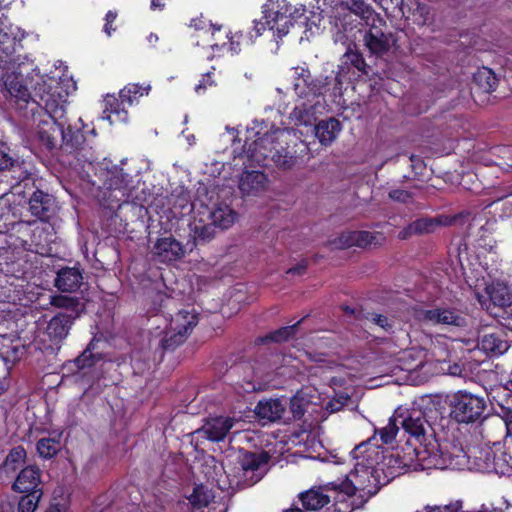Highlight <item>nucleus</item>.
<instances>
[{
    "label": "nucleus",
    "instance_id": "f257e3e1",
    "mask_svg": "<svg viewBox=\"0 0 512 512\" xmlns=\"http://www.w3.org/2000/svg\"><path fill=\"white\" fill-rule=\"evenodd\" d=\"M486 401L466 391H458L451 395H423L412 402L411 407L399 405L392 416H491L483 415Z\"/></svg>",
    "mask_w": 512,
    "mask_h": 512
},
{
    "label": "nucleus",
    "instance_id": "f03ea898",
    "mask_svg": "<svg viewBox=\"0 0 512 512\" xmlns=\"http://www.w3.org/2000/svg\"><path fill=\"white\" fill-rule=\"evenodd\" d=\"M63 89L57 85L55 87L46 85L39 87V100L34 102L41 108L37 124V138L39 143L49 152L58 150L63 128L67 125V94H63Z\"/></svg>",
    "mask_w": 512,
    "mask_h": 512
},
{
    "label": "nucleus",
    "instance_id": "7ed1b4c3",
    "mask_svg": "<svg viewBox=\"0 0 512 512\" xmlns=\"http://www.w3.org/2000/svg\"><path fill=\"white\" fill-rule=\"evenodd\" d=\"M257 136L253 142L246 141L243 146L249 162L258 166H266V161L270 159L279 168L290 169L293 167L296 162L295 152L281 144L286 136L284 130L276 128L262 136L258 132Z\"/></svg>",
    "mask_w": 512,
    "mask_h": 512
},
{
    "label": "nucleus",
    "instance_id": "20e7f679",
    "mask_svg": "<svg viewBox=\"0 0 512 512\" xmlns=\"http://www.w3.org/2000/svg\"><path fill=\"white\" fill-rule=\"evenodd\" d=\"M400 452L385 455L384 449L371 441L363 442L356 446L352 452L353 458L356 460L355 465L358 469L363 467L377 471H384V466L395 468H410L415 467L414 460L418 457V452L415 448L407 446Z\"/></svg>",
    "mask_w": 512,
    "mask_h": 512
},
{
    "label": "nucleus",
    "instance_id": "39448f33",
    "mask_svg": "<svg viewBox=\"0 0 512 512\" xmlns=\"http://www.w3.org/2000/svg\"><path fill=\"white\" fill-rule=\"evenodd\" d=\"M79 122L81 127L67 122L63 128L58 149L71 155L76 165L84 166L86 163L92 164L98 160L97 133L95 128L89 129L82 119H79Z\"/></svg>",
    "mask_w": 512,
    "mask_h": 512
},
{
    "label": "nucleus",
    "instance_id": "423d86ee",
    "mask_svg": "<svg viewBox=\"0 0 512 512\" xmlns=\"http://www.w3.org/2000/svg\"><path fill=\"white\" fill-rule=\"evenodd\" d=\"M292 71L293 90L299 98L312 102L314 98L325 95L327 92H331L334 96L340 95V81L339 77L334 75V71L328 75L321 74L316 78L312 77L305 65L293 67Z\"/></svg>",
    "mask_w": 512,
    "mask_h": 512
},
{
    "label": "nucleus",
    "instance_id": "0eeeda50",
    "mask_svg": "<svg viewBox=\"0 0 512 512\" xmlns=\"http://www.w3.org/2000/svg\"><path fill=\"white\" fill-rule=\"evenodd\" d=\"M380 478L377 471L363 467L358 469L354 465V469L347 475L343 481H334L327 485L333 491H339L347 496H353L359 492V496L367 501L375 495L380 488Z\"/></svg>",
    "mask_w": 512,
    "mask_h": 512
},
{
    "label": "nucleus",
    "instance_id": "6e6552de",
    "mask_svg": "<svg viewBox=\"0 0 512 512\" xmlns=\"http://www.w3.org/2000/svg\"><path fill=\"white\" fill-rule=\"evenodd\" d=\"M107 169L103 186V196L100 199V205L104 208L113 210L121 206V202L127 193V189L130 185L131 177L128 173L124 172L123 168L113 166L112 169Z\"/></svg>",
    "mask_w": 512,
    "mask_h": 512
},
{
    "label": "nucleus",
    "instance_id": "1a4fd4ad",
    "mask_svg": "<svg viewBox=\"0 0 512 512\" xmlns=\"http://www.w3.org/2000/svg\"><path fill=\"white\" fill-rule=\"evenodd\" d=\"M268 461L264 453H245L239 460V467L234 475L231 485L237 487L251 486L258 482L263 476V467Z\"/></svg>",
    "mask_w": 512,
    "mask_h": 512
},
{
    "label": "nucleus",
    "instance_id": "9d476101",
    "mask_svg": "<svg viewBox=\"0 0 512 512\" xmlns=\"http://www.w3.org/2000/svg\"><path fill=\"white\" fill-rule=\"evenodd\" d=\"M370 67L367 65L363 54L358 50H353L350 46L344 53L341 59V64L338 66V70L334 75L339 77L340 81L339 88L340 94L342 93V86L344 80H352L361 75H368Z\"/></svg>",
    "mask_w": 512,
    "mask_h": 512
},
{
    "label": "nucleus",
    "instance_id": "9b49d317",
    "mask_svg": "<svg viewBox=\"0 0 512 512\" xmlns=\"http://www.w3.org/2000/svg\"><path fill=\"white\" fill-rule=\"evenodd\" d=\"M212 37L214 42L211 44L214 56H221L225 51L231 52L232 55L240 53L243 46L253 45L255 37L252 31L244 32L242 30L235 32L234 34L226 33L225 37L228 39L227 42H218L217 34L221 32L222 26L212 25Z\"/></svg>",
    "mask_w": 512,
    "mask_h": 512
},
{
    "label": "nucleus",
    "instance_id": "f8f14e48",
    "mask_svg": "<svg viewBox=\"0 0 512 512\" xmlns=\"http://www.w3.org/2000/svg\"><path fill=\"white\" fill-rule=\"evenodd\" d=\"M288 403L292 416H304L306 413L312 416L323 409L318 390L310 386L298 390Z\"/></svg>",
    "mask_w": 512,
    "mask_h": 512
},
{
    "label": "nucleus",
    "instance_id": "ddd939ff",
    "mask_svg": "<svg viewBox=\"0 0 512 512\" xmlns=\"http://www.w3.org/2000/svg\"><path fill=\"white\" fill-rule=\"evenodd\" d=\"M416 316L420 321L430 325L461 327L465 323V319L452 308L420 309L416 312Z\"/></svg>",
    "mask_w": 512,
    "mask_h": 512
},
{
    "label": "nucleus",
    "instance_id": "4468645a",
    "mask_svg": "<svg viewBox=\"0 0 512 512\" xmlns=\"http://www.w3.org/2000/svg\"><path fill=\"white\" fill-rule=\"evenodd\" d=\"M57 203L53 195L36 189L29 199V210L37 219L48 222L56 215Z\"/></svg>",
    "mask_w": 512,
    "mask_h": 512
},
{
    "label": "nucleus",
    "instance_id": "2eb2a0df",
    "mask_svg": "<svg viewBox=\"0 0 512 512\" xmlns=\"http://www.w3.org/2000/svg\"><path fill=\"white\" fill-rule=\"evenodd\" d=\"M75 315V313L59 312L51 318L46 328V334L53 344L58 345L67 337L76 320Z\"/></svg>",
    "mask_w": 512,
    "mask_h": 512
},
{
    "label": "nucleus",
    "instance_id": "dca6fc26",
    "mask_svg": "<svg viewBox=\"0 0 512 512\" xmlns=\"http://www.w3.org/2000/svg\"><path fill=\"white\" fill-rule=\"evenodd\" d=\"M287 11L281 12L275 9V2L267 1L262 5V14L267 15V18H273L274 35L277 39H282L286 36L290 28H293L298 21L294 20L292 14L287 15Z\"/></svg>",
    "mask_w": 512,
    "mask_h": 512
},
{
    "label": "nucleus",
    "instance_id": "f3484780",
    "mask_svg": "<svg viewBox=\"0 0 512 512\" xmlns=\"http://www.w3.org/2000/svg\"><path fill=\"white\" fill-rule=\"evenodd\" d=\"M443 225L441 217H420L409 223L398 233V238L407 240L414 235L431 234Z\"/></svg>",
    "mask_w": 512,
    "mask_h": 512
},
{
    "label": "nucleus",
    "instance_id": "a211bd4d",
    "mask_svg": "<svg viewBox=\"0 0 512 512\" xmlns=\"http://www.w3.org/2000/svg\"><path fill=\"white\" fill-rule=\"evenodd\" d=\"M242 368L247 375L238 384L244 392L265 391L270 387L272 378L269 373L263 374L258 368L249 364L244 365Z\"/></svg>",
    "mask_w": 512,
    "mask_h": 512
},
{
    "label": "nucleus",
    "instance_id": "6ab92c4d",
    "mask_svg": "<svg viewBox=\"0 0 512 512\" xmlns=\"http://www.w3.org/2000/svg\"><path fill=\"white\" fill-rule=\"evenodd\" d=\"M103 118L107 119L111 124L125 123L128 120L127 102L123 97L117 98L115 95H106L104 98Z\"/></svg>",
    "mask_w": 512,
    "mask_h": 512
},
{
    "label": "nucleus",
    "instance_id": "aec40b11",
    "mask_svg": "<svg viewBox=\"0 0 512 512\" xmlns=\"http://www.w3.org/2000/svg\"><path fill=\"white\" fill-rule=\"evenodd\" d=\"M41 471L36 466H27L18 474L12 488L19 493H32L34 490H42Z\"/></svg>",
    "mask_w": 512,
    "mask_h": 512
},
{
    "label": "nucleus",
    "instance_id": "412c9836",
    "mask_svg": "<svg viewBox=\"0 0 512 512\" xmlns=\"http://www.w3.org/2000/svg\"><path fill=\"white\" fill-rule=\"evenodd\" d=\"M391 34L384 33L381 27L373 24L364 36L367 49L375 55H383L390 50Z\"/></svg>",
    "mask_w": 512,
    "mask_h": 512
},
{
    "label": "nucleus",
    "instance_id": "4be33fe9",
    "mask_svg": "<svg viewBox=\"0 0 512 512\" xmlns=\"http://www.w3.org/2000/svg\"><path fill=\"white\" fill-rule=\"evenodd\" d=\"M82 281L83 275L79 267H64L57 272L55 286L62 292H75Z\"/></svg>",
    "mask_w": 512,
    "mask_h": 512
},
{
    "label": "nucleus",
    "instance_id": "5701e85b",
    "mask_svg": "<svg viewBox=\"0 0 512 512\" xmlns=\"http://www.w3.org/2000/svg\"><path fill=\"white\" fill-rule=\"evenodd\" d=\"M233 427V418H206L200 429L209 440L219 442L223 440Z\"/></svg>",
    "mask_w": 512,
    "mask_h": 512
},
{
    "label": "nucleus",
    "instance_id": "b1692460",
    "mask_svg": "<svg viewBox=\"0 0 512 512\" xmlns=\"http://www.w3.org/2000/svg\"><path fill=\"white\" fill-rule=\"evenodd\" d=\"M154 249L155 253L166 261L181 259L185 254L182 244L172 236L159 238Z\"/></svg>",
    "mask_w": 512,
    "mask_h": 512
},
{
    "label": "nucleus",
    "instance_id": "393cba45",
    "mask_svg": "<svg viewBox=\"0 0 512 512\" xmlns=\"http://www.w3.org/2000/svg\"><path fill=\"white\" fill-rule=\"evenodd\" d=\"M464 455L461 446L450 441H443L438 444L437 452L433 454L434 465L445 468L452 464V461Z\"/></svg>",
    "mask_w": 512,
    "mask_h": 512
},
{
    "label": "nucleus",
    "instance_id": "a878e982",
    "mask_svg": "<svg viewBox=\"0 0 512 512\" xmlns=\"http://www.w3.org/2000/svg\"><path fill=\"white\" fill-rule=\"evenodd\" d=\"M171 331H177L189 335L198 323V315L188 310H178L175 315L169 314Z\"/></svg>",
    "mask_w": 512,
    "mask_h": 512
},
{
    "label": "nucleus",
    "instance_id": "bb28decb",
    "mask_svg": "<svg viewBox=\"0 0 512 512\" xmlns=\"http://www.w3.org/2000/svg\"><path fill=\"white\" fill-rule=\"evenodd\" d=\"M288 399L285 396L260 400L254 408V416H282Z\"/></svg>",
    "mask_w": 512,
    "mask_h": 512
},
{
    "label": "nucleus",
    "instance_id": "cd10ccee",
    "mask_svg": "<svg viewBox=\"0 0 512 512\" xmlns=\"http://www.w3.org/2000/svg\"><path fill=\"white\" fill-rule=\"evenodd\" d=\"M342 129V124L336 118L321 120L315 125V135L322 145H330Z\"/></svg>",
    "mask_w": 512,
    "mask_h": 512
},
{
    "label": "nucleus",
    "instance_id": "c85d7f7f",
    "mask_svg": "<svg viewBox=\"0 0 512 512\" xmlns=\"http://www.w3.org/2000/svg\"><path fill=\"white\" fill-rule=\"evenodd\" d=\"M478 346L489 355H501L509 348L507 340L499 332L484 334L479 339Z\"/></svg>",
    "mask_w": 512,
    "mask_h": 512
},
{
    "label": "nucleus",
    "instance_id": "c756f323",
    "mask_svg": "<svg viewBox=\"0 0 512 512\" xmlns=\"http://www.w3.org/2000/svg\"><path fill=\"white\" fill-rule=\"evenodd\" d=\"M100 339L93 337L85 350L74 359V364L78 370L91 368L99 361L103 360V354L97 350Z\"/></svg>",
    "mask_w": 512,
    "mask_h": 512
},
{
    "label": "nucleus",
    "instance_id": "7c9ffc66",
    "mask_svg": "<svg viewBox=\"0 0 512 512\" xmlns=\"http://www.w3.org/2000/svg\"><path fill=\"white\" fill-rule=\"evenodd\" d=\"M267 181L266 175L261 171H246L239 181V189L242 193L253 195L264 189Z\"/></svg>",
    "mask_w": 512,
    "mask_h": 512
},
{
    "label": "nucleus",
    "instance_id": "2f4dec72",
    "mask_svg": "<svg viewBox=\"0 0 512 512\" xmlns=\"http://www.w3.org/2000/svg\"><path fill=\"white\" fill-rule=\"evenodd\" d=\"M303 321L299 320L293 325L283 326L274 331L269 332L265 336L258 337L256 340L257 344H266L269 342L282 343L293 338L297 332L298 326Z\"/></svg>",
    "mask_w": 512,
    "mask_h": 512
},
{
    "label": "nucleus",
    "instance_id": "473e14b6",
    "mask_svg": "<svg viewBox=\"0 0 512 512\" xmlns=\"http://www.w3.org/2000/svg\"><path fill=\"white\" fill-rule=\"evenodd\" d=\"M473 82L485 93L495 91L498 85V79L495 73L487 67H482L473 74Z\"/></svg>",
    "mask_w": 512,
    "mask_h": 512
},
{
    "label": "nucleus",
    "instance_id": "72a5a7b5",
    "mask_svg": "<svg viewBox=\"0 0 512 512\" xmlns=\"http://www.w3.org/2000/svg\"><path fill=\"white\" fill-rule=\"evenodd\" d=\"M354 246L365 249L370 246H381L386 241L382 232H369L365 230L354 231Z\"/></svg>",
    "mask_w": 512,
    "mask_h": 512
},
{
    "label": "nucleus",
    "instance_id": "f704fd0d",
    "mask_svg": "<svg viewBox=\"0 0 512 512\" xmlns=\"http://www.w3.org/2000/svg\"><path fill=\"white\" fill-rule=\"evenodd\" d=\"M330 496L320 490L311 489L300 494V500L305 509L315 511L329 503Z\"/></svg>",
    "mask_w": 512,
    "mask_h": 512
},
{
    "label": "nucleus",
    "instance_id": "c9c22d12",
    "mask_svg": "<svg viewBox=\"0 0 512 512\" xmlns=\"http://www.w3.org/2000/svg\"><path fill=\"white\" fill-rule=\"evenodd\" d=\"M150 90L151 86L149 84L140 85L137 83H129L120 90L119 96L123 97L124 101L127 102V105L131 107L135 103H138L140 97L148 95Z\"/></svg>",
    "mask_w": 512,
    "mask_h": 512
},
{
    "label": "nucleus",
    "instance_id": "e433bc0d",
    "mask_svg": "<svg viewBox=\"0 0 512 512\" xmlns=\"http://www.w3.org/2000/svg\"><path fill=\"white\" fill-rule=\"evenodd\" d=\"M210 219L215 227L227 229L234 223L236 213L228 206H219L210 212Z\"/></svg>",
    "mask_w": 512,
    "mask_h": 512
},
{
    "label": "nucleus",
    "instance_id": "4c0bfd02",
    "mask_svg": "<svg viewBox=\"0 0 512 512\" xmlns=\"http://www.w3.org/2000/svg\"><path fill=\"white\" fill-rule=\"evenodd\" d=\"M62 431L53 437L42 438L37 443V451L42 458L50 459L54 457L61 449L60 438Z\"/></svg>",
    "mask_w": 512,
    "mask_h": 512
},
{
    "label": "nucleus",
    "instance_id": "58836bf2",
    "mask_svg": "<svg viewBox=\"0 0 512 512\" xmlns=\"http://www.w3.org/2000/svg\"><path fill=\"white\" fill-rule=\"evenodd\" d=\"M323 407L328 413L333 414L343 410L344 408L353 410L357 405L347 393L338 392L335 393V395L329 399Z\"/></svg>",
    "mask_w": 512,
    "mask_h": 512
},
{
    "label": "nucleus",
    "instance_id": "ea45409f",
    "mask_svg": "<svg viewBox=\"0 0 512 512\" xmlns=\"http://www.w3.org/2000/svg\"><path fill=\"white\" fill-rule=\"evenodd\" d=\"M51 304L54 307L65 309L64 312L68 314H76L75 319L80 316L83 311V305L80 303L78 298L64 295L53 296Z\"/></svg>",
    "mask_w": 512,
    "mask_h": 512
},
{
    "label": "nucleus",
    "instance_id": "a19ab883",
    "mask_svg": "<svg viewBox=\"0 0 512 512\" xmlns=\"http://www.w3.org/2000/svg\"><path fill=\"white\" fill-rule=\"evenodd\" d=\"M488 295L494 306L506 308L512 304V295L506 286H492L488 290Z\"/></svg>",
    "mask_w": 512,
    "mask_h": 512
},
{
    "label": "nucleus",
    "instance_id": "79ce46f5",
    "mask_svg": "<svg viewBox=\"0 0 512 512\" xmlns=\"http://www.w3.org/2000/svg\"><path fill=\"white\" fill-rule=\"evenodd\" d=\"M25 459V449L21 446H17L13 448L6 456V459L3 463V469L6 472H14L25 462Z\"/></svg>",
    "mask_w": 512,
    "mask_h": 512
},
{
    "label": "nucleus",
    "instance_id": "37998d69",
    "mask_svg": "<svg viewBox=\"0 0 512 512\" xmlns=\"http://www.w3.org/2000/svg\"><path fill=\"white\" fill-rule=\"evenodd\" d=\"M42 497V490H34L26 493L18 503V512H35Z\"/></svg>",
    "mask_w": 512,
    "mask_h": 512
},
{
    "label": "nucleus",
    "instance_id": "c03bdc74",
    "mask_svg": "<svg viewBox=\"0 0 512 512\" xmlns=\"http://www.w3.org/2000/svg\"><path fill=\"white\" fill-rule=\"evenodd\" d=\"M195 244H204L211 241L215 236V226L212 223L198 225L192 228Z\"/></svg>",
    "mask_w": 512,
    "mask_h": 512
},
{
    "label": "nucleus",
    "instance_id": "a18cd8bd",
    "mask_svg": "<svg viewBox=\"0 0 512 512\" xmlns=\"http://www.w3.org/2000/svg\"><path fill=\"white\" fill-rule=\"evenodd\" d=\"M213 497L210 489L206 486L199 485L194 488L192 494L189 496V501L194 506L202 507L207 506Z\"/></svg>",
    "mask_w": 512,
    "mask_h": 512
},
{
    "label": "nucleus",
    "instance_id": "49530a36",
    "mask_svg": "<svg viewBox=\"0 0 512 512\" xmlns=\"http://www.w3.org/2000/svg\"><path fill=\"white\" fill-rule=\"evenodd\" d=\"M188 337L187 334L172 331L171 334L167 333L160 341V347L164 352L166 351H173L178 346H180L186 338Z\"/></svg>",
    "mask_w": 512,
    "mask_h": 512
},
{
    "label": "nucleus",
    "instance_id": "de8ad7c7",
    "mask_svg": "<svg viewBox=\"0 0 512 512\" xmlns=\"http://www.w3.org/2000/svg\"><path fill=\"white\" fill-rule=\"evenodd\" d=\"M342 4L362 19H368L372 14L370 6L364 0H343Z\"/></svg>",
    "mask_w": 512,
    "mask_h": 512
},
{
    "label": "nucleus",
    "instance_id": "09e8293b",
    "mask_svg": "<svg viewBox=\"0 0 512 512\" xmlns=\"http://www.w3.org/2000/svg\"><path fill=\"white\" fill-rule=\"evenodd\" d=\"M424 418H403L402 427L405 432L415 438L425 434Z\"/></svg>",
    "mask_w": 512,
    "mask_h": 512
},
{
    "label": "nucleus",
    "instance_id": "8fccbe9b",
    "mask_svg": "<svg viewBox=\"0 0 512 512\" xmlns=\"http://www.w3.org/2000/svg\"><path fill=\"white\" fill-rule=\"evenodd\" d=\"M354 231H344L331 240V245L336 249L344 250L354 247Z\"/></svg>",
    "mask_w": 512,
    "mask_h": 512
},
{
    "label": "nucleus",
    "instance_id": "3c124183",
    "mask_svg": "<svg viewBox=\"0 0 512 512\" xmlns=\"http://www.w3.org/2000/svg\"><path fill=\"white\" fill-rule=\"evenodd\" d=\"M378 432L383 443H391L398 432V426L395 422V418H389L388 424L380 428Z\"/></svg>",
    "mask_w": 512,
    "mask_h": 512
},
{
    "label": "nucleus",
    "instance_id": "603ef678",
    "mask_svg": "<svg viewBox=\"0 0 512 512\" xmlns=\"http://www.w3.org/2000/svg\"><path fill=\"white\" fill-rule=\"evenodd\" d=\"M254 26L252 28L253 36L255 40L263 34L266 29L274 30L273 18H267V15L262 14V18L260 20H254Z\"/></svg>",
    "mask_w": 512,
    "mask_h": 512
},
{
    "label": "nucleus",
    "instance_id": "864d4df0",
    "mask_svg": "<svg viewBox=\"0 0 512 512\" xmlns=\"http://www.w3.org/2000/svg\"><path fill=\"white\" fill-rule=\"evenodd\" d=\"M388 198L394 202L409 204L413 202L414 195L408 190L392 189L388 192Z\"/></svg>",
    "mask_w": 512,
    "mask_h": 512
},
{
    "label": "nucleus",
    "instance_id": "5fc2aeb1",
    "mask_svg": "<svg viewBox=\"0 0 512 512\" xmlns=\"http://www.w3.org/2000/svg\"><path fill=\"white\" fill-rule=\"evenodd\" d=\"M118 17V13L115 10H109L105 15V24L103 26V31L106 35L111 36V34L116 31L117 27L114 26V22Z\"/></svg>",
    "mask_w": 512,
    "mask_h": 512
},
{
    "label": "nucleus",
    "instance_id": "6e6d98bb",
    "mask_svg": "<svg viewBox=\"0 0 512 512\" xmlns=\"http://www.w3.org/2000/svg\"><path fill=\"white\" fill-rule=\"evenodd\" d=\"M371 320L386 332H390L393 329V323L389 318L382 314H372Z\"/></svg>",
    "mask_w": 512,
    "mask_h": 512
},
{
    "label": "nucleus",
    "instance_id": "4d7b16f0",
    "mask_svg": "<svg viewBox=\"0 0 512 512\" xmlns=\"http://www.w3.org/2000/svg\"><path fill=\"white\" fill-rule=\"evenodd\" d=\"M9 90H10V93L13 94L15 97L19 98L20 100L28 102L30 93L26 86L20 85L19 88L16 89L15 86L11 83Z\"/></svg>",
    "mask_w": 512,
    "mask_h": 512
},
{
    "label": "nucleus",
    "instance_id": "13d9d810",
    "mask_svg": "<svg viewBox=\"0 0 512 512\" xmlns=\"http://www.w3.org/2000/svg\"><path fill=\"white\" fill-rule=\"evenodd\" d=\"M215 85V81L213 80V72H207L203 74L202 79L200 80V83L196 85L195 90L197 93L200 92V90H205L208 86Z\"/></svg>",
    "mask_w": 512,
    "mask_h": 512
},
{
    "label": "nucleus",
    "instance_id": "bf43d9fd",
    "mask_svg": "<svg viewBox=\"0 0 512 512\" xmlns=\"http://www.w3.org/2000/svg\"><path fill=\"white\" fill-rule=\"evenodd\" d=\"M13 166V159L9 155V153L5 152L3 149H0V171L6 170Z\"/></svg>",
    "mask_w": 512,
    "mask_h": 512
},
{
    "label": "nucleus",
    "instance_id": "052dcab7",
    "mask_svg": "<svg viewBox=\"0 0 512 512\" xmlns=\"http://www.w3.org/2000/svg\"><path fill=\"white\" fill-rule=\"evenodd\" d=\"M307 267H308L307 260H301L298 264L289 268L287 270V274L303 275L306 272Z\"/></svg>",
    "mask_w": 512,
    "mask_h": 512
},
{
    "label": "nucleus",
    "instance_id": "680f3d73",
    "mask_svg": "<svg viewBox=\"0 0 512 512\" xmlns=\"http://www.w3.org/2000/svg\"><path fill=\"white\" fill-rule=\"evenodd\" d=\"M175 304L176 300L173 297L165 295L164 297L161 298L158 312L165 313L166 309L175 307Z\"/></svg>",
    "mask_w": 512,
    "mask_h": 512
},
{
    "label": "nucleus",
    "instance_id": "e2e57ef3",
    "mask_svg": "<svg viewBox=\"0 0 512 512\" xmlns=\"http://www.w3.org/2000/svg\"><path fill=\"white\" fill-rule=\"evenodd\" d=\"M165 1L166 0H151V9L152 10H159L162 11L165 8Z\"/></svg>",
    "mask_w": 512,
    "mask_h": 512
},
{
    "label": "nucleus",
    "instance_id": "0e129e2a",
    "mask_svg": "<svg viewBox=\"0 0 512 512\" xmlns=\"http://www.w3.org/2000/svg\"><path fill=\"white\" fill-rule=\"evenodd\" d=\"M9 387V381L7 378L0 379V395L3 394Z\"/></svg>",
    "mask_w": 512,
    "mask_h": 512
},
{
    "label": "nucleus",
    "instance_id": "69168bd1",
    "mask_svg": "<svg viewBox=\"0 0 512 512\" xmlns=\"http://www.w3.org/2000/svg\"><path fill=\"white\" fill-rule=\"evenodd\" d=\"M505 426L507 430V436L512 437V418H506Z\"/></svg>",
    "mask_w": 512,
    "mask_h": 512
},
{
    "label": "nucleus",
    "instance_id": "338daca9",
    "mask_svg": "<svg viewBox=\"0 0 512 512\" xmlns=\"http://www.w3.org/2000/svg\"><path fill=\"white\" fill-rule=\"evenodd\" d=\"M46 512H64L63 508L59 505L50 507Z\"/></svg>",
    "mask_w": 512,
    "mask_h": 512
},
{
    "label": "nucleus",
    "instance_id": "774afa93",
    "mask_svg": "<svg viewBox=\"0 0 512 512\" xmlns=\"http://www.w3.org/2000/svg\"><path fill=\"white\" fill-rule=\"evenodd\" d=\"M285 512H303V511L299 508H291V509L286 510Z\"/></svg>",
    "mask_w": 512,
    "mask_h": 512
}]
</instances>
